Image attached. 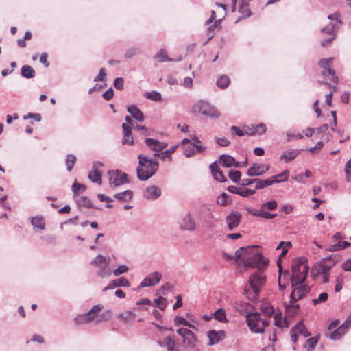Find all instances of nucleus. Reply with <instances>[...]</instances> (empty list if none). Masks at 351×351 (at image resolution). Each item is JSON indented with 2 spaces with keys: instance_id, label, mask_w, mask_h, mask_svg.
<instances>
[{
  "instance_id": "nucleus-1",
  "label": "nucleus",
  "mask_w": 351,
  "mask_h": 351,
  "mask_svg": "<svg viewBox=\"0 0 351 351\" xmlns=\"http://www.w3.org/2000/svg\"><path fill=\"white\" fill-rule=\"evenodd\" d=\"M156 156H161V160L171 162V155H138V166L136 169L138 178L146 181L152 177L158 169Z\"/></svg>"
},
{
  "instance_id": "nucleus-2",
  "label": "nucleus",
  "mask_w": 351,
  "mask_h": 351,
  "mask_svg": "<svg viewBox=\"0 0 351 351\" xmlns=\"http://www.w3.org/2000/svg\"><path fill=\"white\" fill-rule=\"evenodd\" d=\"M265 282V276L259 272H256L249 278L248 284L243 289V293L249 300H258L261 291Z\"/></svg>"
},
{
  "instance_id": "nucleus-3",
  "label": "nucleus",
  "mask_w": 351,
  "mask_h": 351,
  "mask_svg": "<svg viewBox=\"0 0 351 351\" xmlns=\"http://www.w3.org/2000/svg\"><path fill=\"white\" fill-rule=\"evenodd\" d=\"M328 23L320 29V33L322 34H326L329 37L326 40H322L321 45L323 47L327 46V45L335 40L336 37V32L339 29L342 22L340 19V14L339 12H335L328 16Z\"/></svg>"
},
{
  "instance_id": "nucleus-4",
  "label": "nucleus",
  "mask_w": 351,
  "mask_h": 351,
  "mask_svg": "<svg viewBox=\"0 0 351 351\" xmlns=\"http://www.w3.org/2000/svg\"><path fill=\"white\" fill-rule=\"evenodd\" d=\"M246 322L250 330L253 333L262 334L270 324L269 318L262 317L260 313H247Z\"/></svg>"
},
{
  "instance_id": "nucleus-5",
  "label": "nucleus",
  "mask_w": 351,
  "mask_h": 351,
  "mask_svg": "<svg viewBox=\"0 0 351 351\" xmlns=\"http://www.w3.org/2000/svg\"><path fill=\"white\" fill-rule=\"evenodd\" d=\"M110 261V256L98 254L90 261V264L98 269L97 271L98 277L107 278L112 275V269L109 266Z\"/></svg>"
},
{
  "instance_id": "nucleus-6",
  "label": "nucleus",
  "mask_w": 351,
  "mask_h": 351,
  "mask_svg": "<svg viewBox=\"0 0 351 351\" xmlns=\"http://www.w3.org/2000/svg\"><path fill=\"white\" fill-rule=\"evenodd\" d=\"M266 129L267 128L265 124L260 123L256 125H252L250 126H245L243 128H240L237 126H232L231 132L232 134H237L239 136H243L245 134H262L266 132Z\"/></svg>"
},
{
  "instance_id": "nucleus-7",
  "label": "nucleus",
  "mask_w": 351,
  "mask_h": 351,
  "mask_svg": "<svg viewBox=\"0 0 351 351\" xmlns=\"http://www.w3.org/2000/svg\"><path fill=\"white\" fill-rule=\"evenodd\" d=\"M103 308L101 305H94L91 309L86 313L77 315L74 322L76 325H82L90 322L97 324L98 313Z\"/></svg>"
},
{
  "instance_id": "nucleus-8",
  "label": "nucleus",
  "mask_w": 351,
  "mask_h": 351,
  "mask_svg": "<svg viewBox=\"0 0 351 351\" xmlns=\"http://www.w3.org/2000/svg\"><path fill=\"white\" fill-rule=\"evenodd\" d=\"M178 147L185 150L184 154L202 153L206 150L205 147L201 145V142L198 139H193V141H191L188 138H184L180 145H178Z\"/></svg>"
},
{
  "instance_id": "nucleus-9",
  "label": "nucleus",
  "mask_w": 351,
  "mask_h": 351,
  "mask_svg": "<svg viewBox=\"0 0 351 351\" xmlns=\"http://www.w3.org/2000/svg\"><path fill=\"white\" fill-rule=\"evenodd\" d=\"M109 176V184L111 187L116 188L130 181L128 176L121 170H110L108 172Z\"/></svg>"
},
{
  "instance_id": "nucleus-10",
  "label": "nucleus",
  "mask_w": 351,
  "mask_h": 351,
  "mask_svg": "<svg viewBox=\"0 0 351 351\" xmlns=\"http://www.w3.org/2000/svg\"><path fill=\"white\" fill-rule=\"evenodd\" d=\"M194 110L211 118H217L220 116V113L213 106L204 101H198L194 106Z\"/></svg>"
},
{
  "instance_id": "nucleus-11",
  "label": "nucleus",
  "mask_w": 351,
  "mask_h": 351,
  "mask_svg": "<svg viewBox=\"0 0 351 351\" xmlns=\"http://www.w3.org/2000/svg\"><path fill=\"white\" fill-rule=\"evenodd\" d=\"M334 58H328L326 59H321L319 62V66L322 69V75L324 77H328L332 82L336 83L338 81V77L335 75V72L331 69V65L333 62Z\"/></svg>"
},
{
  "instance_id": "nucleus-12",
  "label": "nucleus",
  "mask_w": 351,
  "mask_h": 351,
  "mask_svg": "<svg viewBox=\"0 0 351 351\" xmlns=\"http://www.w3.org/2000/svg\"><path fill=\"white\" fill-rule=\"evenodd\" d=\"M176 332L182 337L183 343L186 348H194L196 346L197 338L191 330L186 328H180Z\"/></svg>"
},
{
  "instance_id": "nucleus-13",
  "label": "nucleus",
  "mask_w": 351,
  "mask_h": 351,
  "mask_svg": "<svg viewBox=\"0 0 351 351\" xmlns=\"http://www.w3.org/2000/svg\"><path fill=\"white\" fill-rule=\"evenodd\" d=\"M256 246H247L245 247H240L235 252L236 262L239 266L245 265V260H247L250 256L254 253Z\"/></svg>"
},
{
  "instance_id": "nucleus-14",
  "label": "nucleus",
  "mask_w": 351,
  "mask_h": 351,
  "mask_svg": "<svg viewBox=\"0 0 351 351\" xmlns=\"http://www.w3.org/2000/svg\"><path fill=\"white\" fill-rule=\"evenodd\" d=\"M292 288L293 291L290 295L289 303H295L298 300L306 295L310 290L309 287L301 284L292 287Z\"/></svg>"
},
{
  "instance_id": "nucleus-15",
  "label": "nucleus",
  "mask_w": 351,
  "mask_h": 351,
  "mask_svg": "<svg viewBox=\"0 0 351 351\" xmlns=\"http://www.w3.org/2000/svg\"><path fill=\"white\" fill-rule=\"evenodd\" d=\"M162 279V274L160 272L154 271L148 274L140 283L138 288L153 287L158 284Z\"/></svg>"
},
{
  "instance_id": "nucleus-16",
  "label": "nucleus",
  "mask_w": 351,
  "mask_h": 351,
  "mask_svg": "<svg viewBox=\"0 0 351 351\" xmlns=\"http://www.w3.org/2000/svg\"><path fill=\"white\" fill-rule=\"evenodd\" d=\"M269 261L264 260L263 255L256 252V250L247 260H245V267H258L261 264L267 265Z\"/></svg>"
},
{
  "instance_id": "nucleus-17",
  "label": "nucleus",
  "mask_w": 351,
  "mask_h": 351,
  "mask_svg": "<svg viewBox=\"0 0 351 351\" xmlns=\"http://www.w3.org/2000/svg\"><path fill=\"white\" fill-rule=\"evenodd\" d=\"M270 169V165L268 164H253L247 171L248 176H258L265 174Z\"/></svg>"
},
{
  "instance_id": "nucleus-18",
  "label": "nucleus",
  "mask_w": 351,
  "mask_h": 351,
  "mask_svg": "<svg viewBox=\"0 0 351 351\" xmlns=\"http://www.w3.org/2000/svg\"><path fill=\"white\" fill-rule=\"evenodd\" d=\"M103 167V164L100 162H94L92 167L91 171L88 173V178L93 182L101 184V171L100 168Z\"/></svg>"
},
{
  "instance_id": "nucleus-19",
  "label": "nucleus",
  "mask_w": 351,
  "mask_h": 351,
  "mask_svg": "<svg viewBox=\"0 0 351 351\" xmlns=\"http://www.w3.org/2000/svg\"><path fill=\"white\" fill-rule=\"evenodd\" d=\"M180 227L188 231H193L196 229L195 221L191 213H188L182 217Z\"/></svg>"
},
{
  "instance_id": "nucleus-20",
  "label": "nucleus",
  "mask_w": 351,
  "mask_h": 351,
  "mask_svg": "<svg viewBox=\"0 0 351 351\" xmlns=\"http://www.w3.org/2000/svg\"><path fill=\"white\" fill-rule=\"evenodd\" d=\"M309 267L308 265H304L302 271L300 273L292 274L291 277V286L295 287L296 285L303 283L306 278L308 272Z\"/></svg>"
},
{
  "instance_id": "nucleus-21",
  "label": "nucleus",
  "mask_w": 351,
  "mask_h": 351,
  "mask_svg": "<svg viewBox=\"0 0 351 351\" xmlns=\"http://www.w3.org/2000/svg\"><path fill=\"white\" fill-rule=\"evenodd\" d=\"M226 337L223 330H212L208 332V338L209 339L208 346H213L223 341Z\"/></svg>"
},
{
  "instance_id": "nucleus-22",
  "label": "nucleus",
  "mask_w": 351,
  "mask_h": 351,
  "mask_svg": "<svg viewBox=\"0 0 351 351\" xmlns=\"http://www.w3.org/2000/svg\"><path fill=\"white\" fill-rule=\"evenodd\" d=\"M241 214L237 211L232 212L230 215H228L226 217V221L229 230H232L237 228L241 222Z\"/></svg>"
},
{
  "instance_id": "nucleus-23",
  "label": "nucleus",
  "mask_w": 351,
  "mask_h": 351,
  "mask_svg": "<svg viewBox=\"0 0 351 351\" xmlns=\"http://www.w3.org/2000/svg\"><path fill=\"white\" fill-rule=\"evenodd\" d=\"M118 287H130V282L125 277H120L117 279L112 280L106 287H105L102 291L106 292L108 290L113 289Z\"/></svg>"
},
{
  "instance_id": "nucleus-24",
  "label": "nucleus",
  "mask_w": 351,
  "mask_h": 351,
  "mask_svg": "<svg viewBox=\"0 0 351 351\" xmlns=\"http://www.w3.org/2000/svg\"><path fill=\"white\" fill-rule=\"evenodd\" d=\"M161 193L160 189L153 185L145 189L144 197L149 200H155L161 195Z\"/></svg>"
},
{
  "instance_id": "nucleus-25",
  "label": "nucleus",
  "mask_w": 351,
  "mask_h": 351,
  "mask_svg": "<svg viewBox=\"0 0 351 351\" xmlns=\"http://www.w3.org/2000/svg\"><path fill=\"white\" fill-rule=\"evenodd\" d=\"M250 1L247 0H239L237 1L238 4V12L242 15V18H248L252 15L250 7Z\"/></svg>"
},
{
  "instance_id": "nucleus-26",
  "label": "nucleus",
  "mask_w": 351,
  "mask_h": 351,
  "mask_svg": "<svg viewBox=\"0 0 351 351\" xmlns=\"http://www.w3.org/2000/svg\"><path fill=\"white\" fill-rule=\"evenodd\" d=\"M219 163L224 167L239 166V162L231 155H220Z\"/></svg>"
},
{
  "instance_id": "nucleus-27",
  "label": "nucleus",
  "mask_w": 351,
  "mask_h": 351,
  "mask_svg": "<svg viewBox=\"0 0 351 351\" xmlns=\"http://www.w3.org/2000/svg\"><path fill=\"white\" fill-rule=\"evenodd\" d=\"M145 143L148 147H149L152 150L155 152H161L167 147V144L165 143L159 142L153 138H146Z\"/></svg>"
},
{
  "instance_id": "nucleus-28",
  "label": "nucleus",
  "mask_w": 351,
  "mask_h": 351,
  "mask_svg": "<svg viewBox=\"0 0 351 351\" xmlns=\"http://www.w3.org/2000/svg\"><path fill=\"white\" fill-rule=\"evenodd\" d=\"M31 223L36 232H41L45 228V221L42 216H36L32 218Z\"/></svg>"
},
{
  "instance_id": "nucleus-29",
  "label": "nucleus",
  "mask_w": 351,
  "mask_h": 351,
  "mask_svg": "<svg viewBox=\"0 0 351 351\" xmlns=\"http://www.w3.org/2000/svg\"><path fill=\"white\" fill-rule=\"evenodd\" d=\"M127 110L130 114L138 121L143 122L144 121V115L136 106H128Z\"/></svg>"
},
{
  "instance_id": "nucleus-30",
  "label": "nucleus",
  "mask_w": 351,
  "mask_h": 351,
  "mask_svg": "<svg viewBox=\"0 0 351 351\" xmlns=\"http://www.w3.org/2000/svg\"><path fill=\"white\" fill-rule=\"evenodd\" d=\"M165 289V286L163 285L157 292H156V295H159L158 298H156L154 300V306L159 308L161 310H164L165 309V308L167 307V300L165 298L160 296V294L161 293H163V289Z\"/></svg>"
},
{
  "instance_id": "nucleus-31",
  "label": "nucleus",
  "mask_w": 351,
  "mask_h": 351,
  "mask_svg": "<svg viewBox=\"0 0 351 351\" xmlns=\"http://www.w3.org/2000/svg\"><path fill=\"white\" fill-rule=\"evenodd\" d=\"M210 169L215 180L218 182H223L226 181L225 177L223 176L221 171L218 169L217 161L211 163Z\"/></svg>"
},
{
  "instance_id": "nucleus-32",
  "label": "nucleus",
  "mask_w": 351,
  "mask_h": 351,
  "mask_svg": "<svg viewBox=\"0 0 351 351\" xmlns=\"http://www.w3.org/2000/svg\"><path fill=\"white\" fill-rule=\"evenodd\" d=\"M122 129L123 131V138L122 139L123 143L131 145L133 143V137L132 136L130 126L125 123H123Z\"/></svg>"
},
{
  "instance_id": "nucleus-33",
  "label": "nucleus",
  "mask_w": 351,
  "mask_h": 351,
  "mask_svg": "<svg viewBox=\"0 0 351 351\" xmlns=\"http://www.w3.org/2000/svg\"><path fill=\"white\" fill-rule=\"evenodd\" d=\"M133 197V191L131 190H126L125 191L118 193L114 194V198L122 202H130Z\"/></svg>"
},
{
  "instance_id": "nucleus-34",
  "label": "nucleus",
  "mask_w": 351,
  "mask_h": 351,
  "mask_svg": "<svg viewBox=\"0 0 351 351\" xmlns=\"http://www.w3.org/2000/svg\"><path fill=\"white\" fill-rule=\"evenodd\" d=\"M346 332L347 331L343 329V326H339L330 335H326V336L331 340L337 341L340 339L346 333Z\"/></svg>"
},
{
  "instance_id": "nucleus-35",
  "label": "nucleus",
  "mask_w": 351,
  "mask_h": 351,
  "mask_svg": "<svg viewBox=\"0 0 351 351\" xmlns=\"http://www.w3.org/2000/svg\"><path fill=\"white\" fill-rule=\"evenodd\" d=\"M154 59L157 62H173L174 60L169 58L164 49H160L156 54L154 55Z\"/></svg>"
},
{
  "instance_id": "nucleus-36",
  "label": "nucleus",
  "mask_w": 351,
  "mask_h": 351,
  "mask_svg": "<svg viewBox=\"0 0 351 351\" xmlns=\"http://www.w3.org/2000/svg\"><path fill=\"white\" fill-rule=\"evenodd\" d=\"M351 245V243L348 241H339L335 244L331 245L328 247L330 252H337L340 250L346 249Z\"/></svg>"
},
{
  "instance_id": "nucleus-37",
  "label": "nucleus",
  "mask_w": 351,
  "mask_h": 351,
  "mask_svg": "<svg viewBox=\"0 0 351 351\" xmlns=\"http://www.w3.org/2000/svg\"><path fill=\"white\" fill-rule=\"evenodd\" d=\"M293 331H295V332L302 335L304 337H307L311 335L310 332L307 330L305 326L302 322H299L293 328Z\"/></svg>"
},
{
  "instance_id": "nucleus-38",
  "label": "nucleus",
  "mask_w": 351,
  "mask_h": 351,
  "mask_svg": "<svg viewBox=\"0 0 351 351\" xmlns=\"http://www.w3.org/2000/svg\"><path fill=\"white\" fill-rule=\"evenodd\" d=\"M21 75L23 77L30 79L35 76V71L29 65H25L21 68Z\"/></svg>"
},
{
  "instance_id": "nucleus-39",
  "label": "nucleus",
  "mask_w": 351,
  "mask_h": 351,
  "mask_svg": "<svg viewBox=\"0 0 351 351\" xmlns=\"http://www.w3.org/2000/svg\"><path fill=\"white\" fill-rule=\"evenodd\" d=\"M144 96L152 101H161L162 100V95L160 93L155 90H152L150 92H146L144 94Z\"/></svg>"
},
{
  "instance_id": "nucleus-40",
  "label": "nucleus",
  "mask_w": 351,
  "mask_h": 351,
  "mask_svg": "<svg viewBox=\"0 0 351 351\" xmlns=\"http://www.w3.org/2000/svg\"><path fill=\"white\" fill-rule=\"evenodd\" d=\"M230 83V80L228 75H223L220 76L217 80L218 87L224 89L226 88Z\"/></svg>"
},
{
  "instance_id": "nucleus-41",
  "label": "nucleus",
  "mask_w": 351,
  "mask_h": 351,
  "mask_svg": "<svg viewBox=\"0 0 351 351\" xmlns=\"http://www.w3.org/2000/svg\"><path fill=\"white\" fill-rule=\"evenodd\" d=\"M319 337H314L309 338L306 340V343L305 345V348H306V351H313V349L317 344L319 341Z\"/></svg>"
},
{
  "instance_id": "nucleus-42",
  "label": "nucleus",
  "mask_w": 351,
  "mask_h": 351,
  "mask_svg": "<svg viewBox=\"0 0 351 351\" xmlns=\"http://www.w3.org/2000/svg\"><path fill=\"white\" fill-rule=\"evenodd\" d=\"M214 317L220 322L226 323L228 322L226 318V311L222 308L217 309L213 313Z\"/></svg>"
},
{
  "instance_id": "nucleus-43",
  "label": "nucleus",
  "mask_w": 351,
  "mask_h": 351,
  "mask_svg": "<svg viewBox=\"0 0 351 351\" xmlns=\"http://www.w3.org/2000/svg\"><path fill=\"white\" fill-rule=\"evenodd\" d=\"M299 305L295 303H290L286 305V313L289 316L293 317L298 313Z\"/></svg>"
},
{
  "instance_id": "nucleus-44",
  "label": "nucleus",
  "mask_w": 351,
  "mask_h": 351,
  "mask_svg": "<svg viewBox=\"0 0 351 351\" xmlns=\"http://www.w3.org/2000/svg\"><path fill=\"white\" fill-rule=\"evenodd\" d=\"M118 318L123 320L125 322H128L130 320H132L135 318L136 315L134 312L131 311H127L123 313H119L118 315Z\"/></svg>"
},
{
  "instance_id": "nucleus-45",
  "label": "nucleus",
  "mask_w": 351,
  "mask_h": 351,
  "mask_svg": "<svg viewBox=\"0 0 351 351\" xmlns=\"http://www.w3.org/2000/svg\"><path fill=\"white\" fill-rule=\"evenodd\" d=\"M304 265H308L306 261L302 258L298 259L292 266V274L302 271Z\"/></svg>"
},
{
  "instance_id": "nucleus-46",
  "label": "nucleus",
  "mask_w": 351,
  "mask_h": 351,
  "mask_svg": "<svg viewBox=\"0 0 351 351\" xmlns=\"http://www.w3.org/2000/svg\"><path fill=\"white\" fill-rule=\"evenodd\" d=\"M262 313L267 317L271 316L274 313V308L269 304H263L260 308Z\"/></svg>"
},
{
  "instance_id": "nucleus-47",
  "label": "nucleus",
  "mask_w": 351,
  "mask_h": 351,
  "mask_svg": "<svg viewBox=\"0 0 351 351\" xmlns=\"http://www.w3.org/2000/svg\"><path fill=\"white\" fill-rule=\"evenodd\" d=\"M274 324L279 328L288 327L285 319H282L281 313H276L274 316Z\"/></svg>"
},
{
  "instance_id": "nucleus-48",
  "label": "nucleus",
  "mask_w": 351,
  "mask_h": 351,
  "mask_svg": "<svg viewBox=\"0 0 351 351\" xmlns=\"http://www.w3.org/2000/svg\"><path fill=\"white\" fill-rule=\"evenodd\" d=\"M165 344L167 346V351L174 350L178 349L176 348V343L175 340L170 336H168L164 339Z\"/></svg>"
},
{
  "instance_id": "nucleus-49",
  "label": "nucleus",
  "mask_w": 351,
  "mask_h": 351,
  "mask_svg": "<svg viewBox=\"0 0 351 351\" xmlns=\"http://www.w3.org/2000/svg\"><path fill=\"white\" fill-rule=\"evenodd\" d=\"M76 202L79 205V206H84L86 208L91 207V201L86 197L80 196L76 199Z\"/></svg>"
},
{
  "instance_id": "nucleus-50",
  "label": "nucleus",
  "mask_w": 351,
  "mask_h": 351,
  "mask_svg": "<svg viewBox=\"0 0 351 351\" xmlns=\"http://www.w3.org/2000/svg\"><path fill=\"white\" fill-rule=\"evenodd\" d=\"M332 265H328L327 261H323L321 264L319 265V268L317 269L318 273L319 274H328Z\"/></svg>"
},
{
  "instance_id": "nucleus-51",
  "label": "nucleus",
  "mask_w": 351,
  "mask_h": 351,
  "mask_svg": "<svg viewBox=\"0 0 351 351\" xmlns=\"http://www.w3.org/2000/svg\"><path fill=\"white\" fill-rule=\"evenodd\" d=\"M129 271V267L126 265H121L117 269L112 271V274L114 276H119L123 274H125Z\"/></svg>"
},
{
  "instance_id": "nucleus-52",
  "label": "nucleus",
  "mask_w": 351,
  "mask_h": 351,
  "mask_svg": "<svg viewBox=\"0 0 351 351\" xmlns=\"http://www.w3.org/2000/svg\"><path fill=\"white\" fill-rule=\"evenodd\" d=\"M230 179L234 182H238L241 180V173L237 170H230L228 173Z\"/></svg>"
},
{
  "instance_id": "nucleus-53",
  "label": "nucleus",
  "mask_w": 351,
  "mask_h": 351,
  "mask_svg": "<svg viewBox=\"0 0 351 351\" xmlns=\"http://www.w3.org/2000/svg\"><path fill=\"white\" fill-rule=\"evenodd\" d=\"M76 161V158L75 155H67L66 159V169L68 171H71L73 169V167Z\"/></svg>"
},
{
  "instance_id": "nucleus-54",
  "label": "nucleus",
  "mask_w": 351,
  "mask_h": 351,
  "mask_svg": "<svg viewBox=\"0 0 351 351\" xmlns=\"http://www.w3.org/2000/svg\"><path fill=\"white\" fill-rule=\"evenodd\" d=\"M86 186L84 184L74 182L72 185V190L75 195L85 191Z\"/></svg>"
},
{
  "instance_id": "nucleus-55",
  "label": "nucleus",
  "mask_w": 351,
  "mask_h": 351,
  "mask_svg": "<svg viewBox=\"0 0 351 351\" xmlns=\"http://www.w3.org/2000/svg\"><path fill=\"white\" fill-rule=\"evenodd\" d=\"M328 295L327 293H322L319 295L317 298H315L312 300L314 305H317L320 303H324L328 300Z\"/></svg>"
},
{
  "instance_id": "nucleus-56",
  "label": "nucleus",
  "mask_w": 351,
  "mask_h": 351,
  "mask_svg": "<svg viewBox=\"0 0 351 351\" xmlns=\"http://www.w3.org/2000/svg\"><path fill=\"white\" fill-rule=\"evenodd\" d=\"M289 176V171L286 170L281 173L276 175L274 176V179L278 180L280 182H285L288 180Z\"/></svg>"
},
{
  "instance_id": "nucleus-57",
  "label": "nucleus",
  "mask_w": 351,
  "mask_h": 351,
  "mask_svg": "<svg viewBox=\"0 0 351 351\" xmlns=\"http://www.w3.org/2000/svg\"><path fill=\"white\" fill-rule=\"evenodd\" d=\"M277 205H278L277 202L275 200H272V201L263 204L261 206V208L273 210L277 208Z\"/></svg>"
},
{
  "instance_id": "nucleus-58",
  "label": "nucleus",
  "mask_w": 351,
  "mask_h": 351,
  "mask_svg": "<svg viewBox=\"0 0 351 351\" xmlns=\"http://www.w3.org/2000/svg\"><path fill=\"white\" fill-rule=\"evenodd\" d=\"M345 173L347 182H351V158L345 165Z\"/></svg>"
},
{
  "instance_id": "nucleus-59",
  "label": "nucleus",
  "mask_w": 351,
  "mask_h": 351,
  "mask_svg": "<svg viewBox=\"0 0 351 351\" xmlns=\"http://www.w3.org/2000/svg\"><path fill=\"white\" fill-rule=\"evenodd\" d=\"M228 195L223 193L217 198V202L218 204L225 206L228 203Z\"/></svg>"
},
{
  "instance_id": "nucleus-60",
  "label": "nucleus",
  "mask_w": 351,
  "mask_h": 351,
  "mask_svg": "<svg viewBox=\"0 0 351 351\" xmlns=\"http://www.w3.org/2000/svg\"><path fill=\"white\" fill-rule=\"evenodd\" d=\"M111 313L110 311H106L101 315L98 313V317L97 319V324L100 323L103 321H107L110 318Z\"/></svg>"
},
{
  "instance_id": "nucleus-61",
  "label": "nucleus",
  "mask_w": 351,
  "mask_h": 351,
  "mask_svg": "<svg viewBox=\"0 0 351 351\" xmlns=\"http://www.w3.org/2000/svg\"><path fill=\"white\" fill-rule=\"evenodd\" d=\"M287 136L288 141H291L293 139H301L302 138V135L300 133H295L291 131L287 132Z\"/></svg>"
},
{
  "instance_id": "nucleus-62",
  "label": "nucleus",
  "mask_w": 351,
  "mask_h": 351,
  "mask_svg": "<svg viewBox=\"0 0 351 351\" xmlns=\"http://www.w3.org/2000/svg\"><path fill=\"white\" fill-rule=\"evenodd\" d=\"M187 322L188 321L186 319H184L182 317H180V316H176L174 318V320H173L174 324L176 326H185L186 324H187Z\"/></svg>"
},
{
  "instance_id": "nucleus-63",
  "label": "nucleus",
  "mask_w": 351,
  "mask_h": 351,
  "mask_svg": "<svg viewBox=\"0 0 351 351\" xmlns=\"http://www.w3.org/2000/svg\"><path fill=\"white\" fill-rule=\"evenodd\" d=\"M193 81L192 77H186L183 80L182 85L184 87L186 88L191 89L193 88Z\"/></svg>"
},
{
  "instance_id": "nucleus-64",
  "label": "nucleus",
  "mask_w": 351,
  "mask_h": 351,
  "mask_svg": "<svg viewBox=\"0 0 351 351\" xmlns=\"http://www.w3.org/2000/svg\"><path fill=\"white\" fill-rule=\"evenodd\" d=\"M106 73L105 72V69L102 68L100 69L99 74L95 77L94 81L95 82H98V81L103 82V81L106 80Z\"/></svg>"
}]
</instances>
